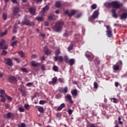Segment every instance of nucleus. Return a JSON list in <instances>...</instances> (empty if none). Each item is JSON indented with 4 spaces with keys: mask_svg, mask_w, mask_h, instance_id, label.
I'll return each mask as SVG.
<instances>
[{
    "mask_svg": "<svg viewBox=\"0 0 127 127\" xmlns=\"http://www.w3.org/2000/svg\"><path fill=\"white\" fill-rule=\"evenodd\" d=\"M17 42H18L17 41H15L12 42L11 44V46H12L13 47H14V46H16V44H17Z\"/></svg>",
    "mask_w": 127,
    "mask_h": 127,
    "instance_id": "obj_38",
    "label": "nucleus"
},
{
    "mask_svg": "<svg viewBox=\"0 0 127 127\" xmlns=\"http://www.w3.org/2000/svg\"><path fill=\"white\" fill-rule=\"evenodd\" d=\"M98 16H99V10H96L94 11L92 16L89 17L88 20L89 21H91V20H92V18H93V19H96Z\"/></svg>",
    "mask_w": 127,
    "mask_h": 127,
    "instance_id": "obj_6",
    "label": "nucleus"
},
{
    "mask_svg": "<svg viewBox=\"0 0 127 127\" xmlns=\"http://www.w3.org/2000/svg\"><path fill=\"white\" fill-rule=\"evenodd\" d=\"M55 6L56 7H57V8H59V7L60 6H61V2L60 1H57L56 2V4H55Z\"/></svg>",
    "mask_w": 127,
    "mask_h": 127,
    "instance_id": "obj_32",
    "label": "nucleus"
},
{
    "mask_svg": "<svg viewBox=\"0 0 127 127\" xmlns=\"http://www.w3.org/2000/svg\"><path fill=\"white\" fill-rule=\"evenodd\" d=\"M48 18L50 21L55 20V15H54V14H53V13L50 14L49 15Z\"/></svg>",
    "mask_w": 127,
    "mask_h": 127,
    "instance_id": "obj_15",
    "label": "nucleus"
},
{
    "mask_svg": "<svg viewBox=\"0 0 127 127\" xmlns=\"http://www.w3.org/2000/svg\"><path fill=\"white\" fill-rule=\"evenodd\" d=\"M52 83L53 85L56 84L57 83V77L55 76L52 78Z\"/></svg>",
    "mask_w": 127,
    "mask_h": 127,
    "instance_id": "obj_27",
    "label": "nucleus"
},
{
    "mask_svg": "<svg viewBox=\"0 0 127 127\" xmlns=\"http://www.w3.org/2000/svg\"><path fill=\"white\" fill-rule=\"evenodd\" d=\"M55 98L58 99H61V98H62V95H61V94L60 93H58L56 95Z\"/></svg>",
    "mask_w": 127,
    "mask_h": 127,
    "instance_id": "obj_34",
    "label": "nucleus"
},
{
    "mask_svg": "<svg viewBox=\"0 0 127 127\" xmlns=\"http://www.w3.org/2000/svg\"><path fill=\"white\" fill-rule=\"evenodd\" d=\"M69 65L70 66H73L75 63V60L74 59H71L68 61Z\"/></svg>",
    "mask_w": 127,
    "mask_h": 127,
    "instance_id": "obj_20",
    "label": "nucleus"
},
{
    "mask_svg": "<svg viewBox=\"0 0 127 127\" xmlns=\"http://www.w3.org/2000/svg\"><path fill=\"white\" fill-rule=\"evenodd\" d=\"M65 98L70 102V104H73V102L72 100V97L70 94H67L65 96Z\"/></svg>",
    "mask_w": 127,
    "mask_h": 127,
    "instance_id": "obj_13",
    "label": "nucleus"
},
{
    "mask_svg": "<svg viewBox=\"0 0 127 127\" xmlns=\"http://www.w3.org/2000/svg\"><path fill=\"white\" fill-rule=\"evenodd\" d=\"M112 12L113 13V16L114 18H118V14L116 13V11L115 9H112Z\"/></svg>",
    "mask_w": 127,
    "mask_h": 127,
    "instance_id": "obj_19",
    "label": "nucleus"
},
{
    "mask_svg": "<svg viewBox=\"0 0 127 127\" xmlns=\"http://www.w3.org/2000/svg\"><path fill=\"white\" fill-rule=\"evenodd\" d=\"M29 11L32 15H35V9L33 7L29 8Z\"/></svg>",
    "mask_w": 127,
    "mask_h": 127,
    "instance_id": "obj_17",
    "label": "nucleus"
},
{
    "mask_svg": "<svg viewBox=\"0 0 127 127\" xmlns=\"http://www.w3.org/2000/svg\"><path fill=\"white\" fill-rule=\"evenodd\" d=\"M119 85H120V83H119V82H115V87H119Z\"/></svg>",
    "mask_w": 127,
    "mask_h": 127,
    "instance_id": "obj_62",
    "label": "nucleus"
},
{
    "mask_svg": "<svg viewBox=\"0 0 127 127\" xmlns=\"http://www.w3.org/2000/svg\"><path fill=\"white\" fill-rule=\"evenodd\" d=\"M58 90L59 93H65V94H66L68 92V87H65L64 88L62 87H59Z\"/></svg>",
    "mask_w": 127,
    "mask_h": 127,
    "instance_id": "obj_8",
    "label": "nucleus"
},
{
    "mask_svg": "<svg viewBox=\"0 0 127 127\" xmlns=\"http://www.w3.org/2000/svg\"><path fill=\"white\" fill-rule=\"evenodd\" d=\"M41 69L43 71H44L45 70V66L44 65H42L41 66Z\"/></svg>",
    "mask_w": 127,
    "mask_h": 127,
    "instance_id": "obj_63",
    "label": "nucleus"
},
{
    "mask_svg": "<svg viewBox=\"0 0 127 127\" xmlns=\"http://www.w3.org/2000/svg\"><path fill=\"white\" fill-rule=\"evenodd\" d=\"M55 54L56 55L55 57H58L60 55V50L57 49L56 50Z\"/></svg>",
    "mask_w": 127,
    "mask_h": 127,
    "instance_id": "obj_29",
    "label": "nucleus"
},
{
    "mask_svg": "<svg viewBox=\"0 0 127 127\" xmlns=\"http://www.w3.org/2000/svg\"><path fill=\"white\" fill-rule=\"evenodd\" d=\"M53 70L55 71V72H57L58 71V66L56 65H54L53 67Z\"/></svg>",
    "mask_w": 127,
    "mask_h": 127,
    "instance_id": "obj_37",
    "label": "nucleus"
},
{
    "mask_svg": "<svg viewBox=\"0 0 127 127\" xmlns=\"http://www.w3.org/2000/svg\"><path fill=\"white\" fill-rule=\"evenodd\" d=\"M0 49L6 50L8 48V46L7 44H5V41L2 39L0 42Z\"/></svg>",
    "mask_w": 127,
    "mask_h": 127,
    "instance_id": "obj_5",
    "label": "nucleus"
},
{
    "mask_svg": "<svg viewBox=\"0 0 127 127\" xmlns=\"http://www.w3.org/2000/svg\"><path fill=\"white\" fill-rule=\"evenodd\" d=\"M17 127H27L26 125H25L24 123H21L20 124V126H18Z\"/></svg>",
    "mask_w": 127,
    "mask_h": 127,
    "instance_id": "obj_50",
    "label": "nucleus"
},
{
    "mask_svg": "<svg viewBox=\"0 0 127 127\" xmlns=\"http://www.w3.org/2000/svg\"><path fill=\"white\" fill-rule=\"evenodd\" d=\"M38 110L41 114L44 113V108H43V107H42L41 106H39L38 108Z\"/></svg>",
    "mask_w": 127,
    "mask_h": 127,
    "instance_id": "obj_25",
    "label": "nucleus"
},
{
    "mask_svg": "<svg viewBox=\"0 0 127 127\" xmlns=\"http://www.w3.org/2000/svg\"><path fill=\"white\" fill-rule=\"evenodd\" d=\"M12 117H14V114L11 112H8L7 114L6 119H10Z\"/></svg>",
    "mask_w": 127,
    "mask_h": 127,
    "instance_id": "obj_22",
    "label": "nucleus"
},
{
    "mask_svg": "<svg viewBox=\"0 0 127 127\" xmlns=\"http://www.w3.org/2000/svg\"><path fill=\"white\" fill-rule=\"evenodd\" d=\"M33 84V82H28L26 84V86L27 87H30V86H32V84Z\"/></svg>",
    "mask_w": 127,
    "mask_h": 127,
    "instance_id": "obj_53",
    "label": "nucleus"
},
{
    "mask_svg": "<svg viewBox=\"0 0 127 127\" xmlns=\"http://www.w3.org/2000/svg\"><path fill=\"white\" fill-rule=\"evenodd\" d=\"M64 60L65 63H69V58L67 56L64 57Z\"/></svg>",
    "mask_w": 127,
    "mask_h": 127,
    "instance_id": "obj_30",
    "label": "nucleus"
},
{
    "mask_svg": "<svg viewBox=\"0 0 127 127\" xmlns=\"http://www.w3.org/2000/svg\"><path fill=\"white\" fill-rule=\"evenodd\" d=\"M14 60H15V61H16L17 63H20V60H19L18 58H14Z\"/></svg>",
    "mask_w": 127,
    "mask_h": 127,
    "instance_id": "obj_58",
    "label": "nucleus"
},
{
    "mask_svg": "<svg viewBox=\"0 0 127 127\" xmlns=\"http://www.w3.org/2000/svg\"><path fill=\"white\" fill-rule=\"evenodd\" d=\"M86 127H95V125L94 124H90L86 126Z\"/></svg>",
    "mask_w": 127,
    "mask_h": 127,
    "instance_id": "obj_46",
    "label": "nucleus"
},
{
    "mask_svg": "<svg viewBox=\"0 0 127 127\" xmlns=\"http://www.w3.org/2000/svg\"><path fill=\"white\" fill-rule=\"evenodd\" d=\"M54 61L57 62L59 61V62H61L62 63L64 61V59L63 58V57L62 56H60L59 57H54Z\"/></svg>",
    "mask_w": 127,
    "mask_h": 127,
    "instance_id": "obj_9",
    "label": "nucleus"
},
{
    "mask_svg": "<svg viewBox=\"0 0 127 127\" xmlns=\"http://www.w3.org/2000/svg\"><path fill=\"white\" fill-rule=\"evenodd\" d=\"M67 113L69 116H71V115H72V113H73V110H72V109L69 108L67 111Z\"/></svg>",
    "mask_w": 127,
    "mask_h": 127,
    "instance_id": "obj_39",
    "label": "nucleus"
},
{
    "mask_svg": "<svg viewBox=\"0 0 127 127\" xmlns=\"http://www.w3.org/2000/svg\"><path fill=\"white\" fill-rule=\"evenodd\" d=\"M106 34L107 37L111 38V37H113V31H112V28L110 27L109 25L106 26Z\"/></svg>",
    "mask_w": 127,
    "mask_h": 127,
    "instance_id": "obj_4",
    "label": "nucleus"
},
{
    "mask_svg": "<svg viewBox=\"0 0 127 127\" xmlns=\"http://www.w3.org/2000/svg\"><path fill=\"white\" fill-rule=\"evenodd\" d=\"M16 32H17V27H16V26L14 27L13 29V33H16Z\"/></svg>",
    "mask_w": 127,
    "mask_h": 127,
    "instance_id": "obj_41",
    "label": "nucleus"
},
{
    "mask_svg": "<svg viewBox=\"0 0 127 127\" xmlns=\"http://www.w3.org/2000/svg\"><path fill=\"white\" fill-rule=\"evenodd\" d=\"M63 25H64V22L63 21H57L53 27V29L56 32H60L63 29Z\"/></svg>",
    "mask_w": 127,
    "mask_h": 127,
    "instance_id": "obj_2",
    "label": "nucleus"
},
{
    "mask_svg": "<svg viewBox=\"0 0 127 127\" xmlns=\"http://www.w3.org/2000/svg\"><path fill=\"white\" fill-rule=\"evenodd\" d=\"M113 68L115 71H119V70H120V65L114 64L113 66Z\"/></svg>",
    "mask_w": 127,
    "mask_h": 127,
    "instance_id": "obj_24",
    "label": "nucleus"
},
{
    "mask_svg": "<svg viewBox=\"0 0 127 127\" xmlns=\"http://www.w3.org/2000/svg\"><path fill=\"white\" fill-rule=\"evenodd\" d=\"M2 18L4 20H6V19H7V14H6V13H3Z\"/></svg>",
    "mask_w": 127,
    "mask_h": 127,
    "instance_id": "obj_33",
    "label": "nucleus"
},
{
    "mask_svg": "<svg viewBox=\"0 0 127 127\" xmlns=\"http://www.w3.org/2000/svg\"><path fill=\"white\" fill-rule=\"evenodd\" d=\"M6 54H7V52L6 51L3 50L2 51L1 55H6Z\"/></svg>",
    "mask_w": 127,
    "mask_h": 127,
    "instance_id": "obj_49",
    "label": "nucleus"
},
{
    "mask_svg": "<svg viewBox=\"0 0 127 127\" xmlns=\"http://www.w3.org/2000/svg\"><path fill=\"white\" fill-rule=\"evenodd\" d=\"M95 64L97 65H99L100 63V61L99 60H95Z\"/></svg>",
    "mask_w": 127,
    "mask_h": 127,
    "instance_id": "obj_56",
    "label": "nucleus"
},
{
    "mask_svg": "<svg viewBox=\"0 0 127 127\" xmlns=\"http://www.w3.org/2000/svg\"><path fill=\"white\" fill-rule=\"evenodd\" d=\"M0 93L1 94V95H4V94H5V91H4L3 89H0Z\"/></svg>",
    "mask_w": 127,
    "mask_h": 127,
    "instance_id": "obj_51",
    "label": "nucleus"
},
{
    "mask_svg": "<svg viewBox=\"0 0 127 127\" xmlns=\"http://www.w3.org/2000/svg\"><path fill=\"white\" fill-rule=\"evenodd\" d=\"M6 64L8 65V66H12L13 65V64L12 63V60L10 58H7L5 60Z\"/></svg>",
    "mask_w": 127,
    "mask_h": 127,
    "instance_id": "obj_11",
    "label": "nucleus"
},
{
    "mask_svg": "<svg viewBox=\"0 0 127 127\" xmlns=\"http://www.w3.org/2000/svg\"><path fill=\"white\" fill-rule=\"evenodd\" d=\"M6 33H7V31L5 30L4 32L1 33V36H4V35H6Z\"/></svg>",
    "mask_w": 127,
    "mask_h": 127,
    "instance_id": "obj_47",
    "label": "nucleus"
},
{
    "mask_svg": "<svg viewBox=\"0 0 127 127\" xmlns=\"http://www.w3.org/2000/svg\"><path fill=\"white\" fill-rule=\"evenodd\" d=\"M85 56L87 58H88V60H89V61H93V58L92 57H91V56L89 54H85Z\"/></svg>",
    "mask_w": 127,
    "mask_h": 127,
    "instance_id": "obj_31",
    "label": "nucleus"
},
{
    "mask_svg": "<svg viewBox=\"0 0 127 127\" xmlns=\"http://www.w3.org/2000/svg\"><path fill=\"white\" fill-rule=\"evenodd\" d=\"M39 104L40 105H44V104H46V100H40Z\"/></svg>",
    "mask_w": 127,
    "mask_h": 127,
    "instance_id": "obj_36",
    "label": "nucleus"
},
{
    "mask_svg": "<svg viewBox=\"0 0 127 127\" xmlns=\"http://www.w3.org/2000/svg\"><path fill=\"white\" fill-rule=\"evenodd\" d=\"M21 26L27 25L30 26H34L35 23L34 22H30L28 19L25 18L21 23Z\"/></svg>",
    "mask_w": 127,
    "mask_h": 127,
    "instance_id": "obj_3",
    "label": "nucleus"
},
{
    "mask_svg": "<svg viewBox=\"0 0 127 127\" xmlns=\"http://www.w3.org/2000/svg\"><path fill=\"white\" fill-rule=\"evenodd\" d=\"M36 19L38 20V21H42L44 18L43 17H37Z\"/></svg>",
    "mask_w": 127,
    "mask_h": 127,
    "instance_id": "obj_40",
    "label": "nucleus"
},
{
    "mask_svg": "<svg viewBox=\"0 0 127 127\" xmlns=\"http://www.w3.org/2000/svg\"><path fill=\"white\" fill-rule=\"evenodd\" d=\"M1 102H2V103H4V102H5V97L2 98L1 100Z\"/></svg>",
    "mask_w": 127,
    "mask_h": 127,
    "instance_id": "obj_61",
    "label": "nucleus"
},
{
    "mask_svg": "<svg viewBox=\"0 0 127 127\" xmlns=\"http://www.w3.org/2000/svg\"><path fill=\"white\" fill-rule=\"evenodd\" d=\"M24 107H25V109H26V110H28V109H29V105H28V104H25Z\"/></svg>",
    "mask_w": 127,
    "mask_h": 127,
    "instance_id": "obj_57",
    "label": "nucleus"
},
{
    "mask_svg": "<svg viewBox=\"0 0 127 127\" xmlns=\"http://www.w3.org/2000/svg\"><path fill=\"white\" fill-rule=\"evenodd\" d=\"M71 93L72 96H74L75 97H77V96H78V90H77V89H76L72 90L71 91Z\"/></svg>",
    "mask_w": 127,
    "mask_h": 127,
    "instance_id": "obj_18",
    "label": "nucleus"
},
{
    "mask_svg": "<svg viewBox=\"0 0 127 127\" xmlns=\"http://www.w3.org/2000/svg\"><path fill=\"white\" fill-rule=\"evenodd\" d=\"M58 80L59 81V82H60L61 83H64V79L62 78H60L58 79Z\"/></svg>",
    "mask_w": 127,
    "mask_h": 127,
    "instance_id": "obj_55",
    "label": "nucleus"
},
{
    "mask_svg": "<svg viewBox=\"0 0 127 127\" xmlns=\"http://www.w3.org/2000/svg\"><path fill=\"white\" fill-rule=\"evenodd\" d=\"M45 54L46 55H51V51L49 50H46L45 52Z\"/></svg>",
    "mask_w": 127,
    "mask_h": 127,
    "instance_id": "obj_35",
    "label": "nucleus"
},
{
    "mask_svg": "<svg viewBox=\"0 0 127 127\" xmlns=\"http://www.w3.org/2000/svg\"><path fill=\"white\" fill-rule=\"evenodd\" d=\"M8 82H9V83H12L13 84H15L17 83V80L16 79V77L12 75L8 77Z\"/></svg>",
    "mask_w": 127,
    "mask_h": 127,
    "instance_id": "obj_7",
    "label": "nucleus"
},
{
    "mask_svg": "<svg viewBox=\"0 0 127 127\" xmlns=\"http://www.w3.org/2000/svg\"><path fill=\"white\" fill-rule=\"evenodd\" d=\"M73 49V44H70L68 47V50L70 51V50H72Z\"/></svg>",
    "mask_w": 127,
    "mask_h": 127,
    "instance_id": "obj_42",
    "label": "nucleus"
},
{
    "mask_svg": "<svg viewBox=\"0 0 127 127\" xmlns=\"http://www.w3.org/2000/svg\"><path fill=\"white\" fill-rule=\"evenodd\" d=\"M18 90L19 92L21 93L22 96H25V95H26V91L25 90L23 89L22 88H19Z\"/></svg>",
    "mask_w": 127,
    "mask_h": 127,
    "instance_id": "obj_23",
    "label": "nucleus"
},
{
    "mask_svg": "<svg viewBox=\"0 0 127 127\" xmlns=\"http://www.w3.org/2000/svg\"><path fill=\"white\" fill-rule=\"evenodd\" d=\"M98 83L96 82H94V89H98Z\"/></svg>",
    "mask_w": 127,
    "mask_h": 127,
    "instance_id": "obj_45",
    "label": "nucleus"
},
{
    "mask_svg": "<svg viewBox=\"0 0 127 127\" xmlns=\"http://www.w3.org/2000/svg\"><path fill=\"white\" fill-rule=\"evenodd\" d=\"M11 97L9 96H7V99L8 100V101H11Z\"/></svg>",
    "mask_w": 127,
    "mask_h": 127,
    "instance_id": "obj_64",
    "label": "nucleus"
},
{
    "mask_svg": "<svg viewBox=\"0 0 127 127\" xmlns=\"http://www.w3.org/2000/svg\"><path fill=\"white\" fill-rule=\"evenodd\" d=\"M105 5L108 8L113 7V8H115V9H119V8L123 6V3H121L118 1H114L111 2L106 3L105 4Z\"/></svg>",
    "mask_w": 127,
    "mask_h": 127,
    "instance_id": "obj_1",
    "label": "nucleus"
},
{
    "mask_svg": "<svg viewBox=\"0 0 127 127\" xmlns=\"http://www.w3.org/2000/svg\"><path fill=\"white\" fill-rule=\"evenodd\" d=\"M19 111L20 112H24V109L23 107H19Z\"/></svg>",
    "mask_w": 127,
    "mask_h": 127,
    "instance_id": "obj_54",
    "label": "nucleus"
},
{
    "mask_svg": "<svg viewBox=\"0 0 127 127\" xmlns=\"http://www.w3.org/2000/svg\"><path fill=\"white\" fill-rule=\"evenodd\" d=\"M76 14V11L75 10H71L70 13L68 14V16L71 18L73 15H75Z\"/></svg>",
    "mask_w": 127,
    "mask_h": 127,
    "instance_id": "obj_21",
    "label": "nucleus"
},
{
    "mask_svg": "<svg viewBox=\"0 0 127 127\" xmlns=\"http://www.w3.org/2000/svg\"><path fill=\"white\" fill-rule=\"evenodd\" d=\"M18 54L20 56L21 58H24L25 57V55H24V53L22 51H21L19 52H18Z\"/></svg>",
    "mask_w": 127,
    "mask_h": 127,
    "instance_id": "obj_26",
    "label": "nucleus"
},
{
    "mask_svg": "<svg viewBox=\"0 0 127 127\" xmlns=\"http://www.w3.org/2000/svg\"><path fill=\"white\" fill-rule=\"evenodd\" d=\"M6 33H7V31L5 30L4 32L1 33V36H4V35H6Z\"/></svg>",
    "mask_w": 127,
    "mask_h": 127,
    "instance_id": "obj_48",
    "label": "nucleus"
},
{
    "mask_svg": "<svg viewBox=\"0 0 127 127\" xmlns=\"http://www.w3.org/2000/svg\"><path fill=\"white\" fill-rule=\"evenodd\" d=\"M31 65L33 67H38L40 65V64L37 63L35 61H33L31 62Z\"/></svg>",
    "mask_w": 127,
    "mask_h": 127,
    "instance_id": "obj_12",
    "label": "nucleus"
},
{
    "mask_svg": "<svg viewBox=\"0 0 127 127\" xmlns=\"http://www.w3.org/2000/svg\"><path fill=\"white\" fill-rule=\"evenodd\" d=\"M49 9V6L48 5H46L43 8L42 12H45V11Z\"/></svg>",
    "mask_w": 127,
    "mask_h": 127,
    "instance_id": "obj_28",
    "label": "nucleus"
},
{
    "mask_svg": "<svg viewBox=\"0 0 127 127\" xmlns=\"http://www.w3.org/2000/svg\"><path fill=\"white\" fill-rule=\"evenodd\" d=\"M127 18V12H124L120 15V19L121 20H126Z\"/></svg>",
    "mask_w": 127,
    "mask_h": 127,
    "instance_id": "obj_10",
    "label": "nucleus"
},
{
    "mask_svg": "<svg viewBox=\"0 0 127 127\" xmlns=\"http://www.w3.org/2000/svg\"><path fill=\"white\" fill-rule=\"evenodd\" d=\"M5 107L6 109H9V108H10V105H9L8 104H7L5 105Z\"/></svg>",
    "mask_w": 127,
    "mask_h": 127,
    "instance_id": "obj_59",
    "label": "nucleus"
},
{
    "mask_svg": "<svg viewBox=\"0 0 127 127\" xmlns=\"http://www.w3.org/2000/svg\"><path fill=\"white\" fill-rule=\"evenodd\" d=\"M21 71H22V72H24V73H27V69L24 67L21 68Z\"/></svg>",
    "mask_w": 127,
    "mask_h": 127,
    "instance_id": "obj_44",
    "label": "nucleus"
},
{
    "mask_svg": "<svg viewBox=\"0 0 127 127\" xmlns=\"http://www.w3.org/2000/svg\"><path fill=\"white\" fill-rule=\"evenodd\" d=\"M65 107H66L65 103H62L60 105V106H59L57 109V111H61V110H62L63 109H64V108H65Z\"/></svg>",
    "mask_w": 127,
    "mask_h": 127,
    "instance_id": "obj_14",
    "label": "nucleus"
},
{
    "mask_svg": "<svg viewBox=\"0 0 127 127\" xmlns=\"http://www.w3.org/2000/svg\"><path fill=\"white\" fill-rule=\"evenodd\" d=\"M113 103H114L115 104H117V103L118 102V99L116 98H113Z\"/></svg>",
    "mask_w": 127,
    "mask_h": 127,
    "instance_id": "obj_52",
    "label": "nucleus"
},
{
    "mask_svg": "<svg viewBox=\"0 0 127 127\" xmlns=\"http://www.w3.org/2000/svg\"><path fill=\"white\" fill-rule=\"evenodd\" d=\"M91 8L92 9H96L97 8V4H93L91 5Z\"/></svg>",
    "mask_w": 127,
    "mask_h": 127,
    "instance_id": "obj_43",
    "label": "nucleus"
},
{
    "mask_svg": "<svg viewBox=\"0 0 127 127\" xmlns=\"http://www.w3.org/2000/svg\"><path fill=\"white\" fill-rule=\"evenodd\" d=\"M18 11H19V8L18 7H15L13 10V14L14 15H16V14L18 13Z\"/></svg>",
    "mask_w": 127,
    "mask_h": 127,
    "instance_id": "obj_16",
    "label": "nucleus"
},
{
    "mask_svg": "<svg viewBox=\"0 0 127 127\" xmlns=\"http://www.w3.org/2000/svg\"><path fill=\"white\" fill-rule=\"evenodd\" d=\"M40 35L41 37H42V38H45V34H44V33H42Z\"/></svg>",
    "mask_w": 127,
    "mask_h": 127,
    "instance_id": "obj_60",
    "label": "nucleus"
}]
</instances>
